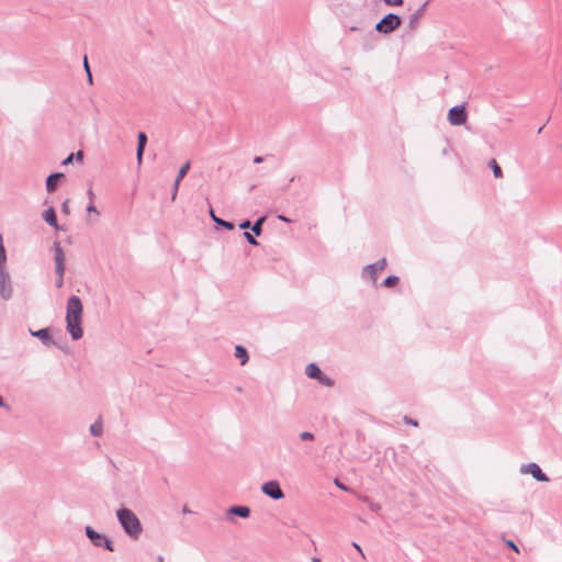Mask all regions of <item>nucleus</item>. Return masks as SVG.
<instances>
[{"mask_svg":"<svg viewBox=\"0 0 562 562\" xmlns=\"http://www.w3.org/2000/svg\"><path fill=\"white\" fill-rule=\"evenodd\" d=\"M137 140H138V144H137V150H136V159H137L138 164H142L143 154H144L145 146L147 143L146 134L144 132H139L137 135Z\"/></svg>","mask_w":562,"mask_h":562,"instance_id":"ddd939ff","label":"nucleus"},{"mask_svg":"<svg viewBox=\"0 0 562 562\" xmlns=\"http://www.w3.org/2000/svg\"><path fill=\"white\" fill-rule=\"evenodd\" d=\"M65 261L66 256L60 246V243H54V262L56 272L65 273Z\"/></svg>","mask_w":562,"mask_h":562,"instance_id":"1a4fd4ad","label":"nucleus"},{"mask_svg":"<svg viewBox=\"0 0 562 562\" xmlns=\"http://www.w3.org/2000/svg\"><path fill=\"white\" fill-rule=\"evenodd\" d=\"M244 236L246 238V240L250 244V245H254V246H257L258 245V241L256 240V238L248 232H245L244 233Z\"/></svg>","mask_w":562,"mask_h":562,"instance_id":"cd10ccee","label":"nucleus"},{"mask_svg":"<svg viewBox=\"0 0 562 562\" xmlns=\"http://www.w3.org/2000/svg\"><path fill=\"white\" fill-rule=\"evenodd\" d=\"M404 422L408 425L417 426V422L407 416L404 418Z\"/></svg>","mask_w":562,"mask_h":562,"instance_id":"ea45409f","label":"nucleus"},{"mask_svg":"<svg viewBox=\"0 0 562 562\" xmlns=\"http://www.w3.org/2000/svg\"><path fill=\"white\" fill-rule=\"evenodd\" d=\"M29 333L31 336L38 338L45 347H52L56 345L55 340L52 337L50 328H42L37 330H33L30 328Z\"/></svg>","mask_w":562,"mask_h":562,"instance_id":"9d476101","label":"nucleus"},{"mask_svg":"<svg viewBox=\"0 0 562 562\" xmlns=\"http://www.w3.org/2000/svg\"><path fill=\"white\" fill-rule=\"evenodd\" d=\"M321 384L326 386H331L334 384L333 380L328 378L327 375L322 373V376L317 379Z\"/></svg>","mask_w":562,"mask_h":562,"instance_id":"a878e982","label":"nucleus"},{"mask_svg":"<svg viewBox=\"0 0 562 562\" xmlns=\"http://www.w3.org/2000/svg\"><path fill=\"white\" fill-rule=\"evenodd\" d=\"M13 294V285L10 273L7 269L0 270V297L4 301H9Z\"/></svg>","mask_w":562,"mask_h":562,"instance_id":"39448f33","label":"nucleus"},{"mask_svg":"<svg viewBox=\"0 0 562 562\" xmlns=\"http://www.w3.org/2000/svg\"><path fill=\"white\" fill-rule=\"evenodd\" d=\"M228 513L233 514V515H236V516H239L241 518H247L250 515V508L247 507V506H232L228 509Z\"/></svg>","mask_w":562,"mask_h":562,"instance_id":"dca6fc26","label":"nucleus"},{"mask_svg":"<svg viewBox=\"0 0 562 562\" xmlns=\"http://www.w3.org/2000/svg\"><path fill=\"white\" fill-rule=\"evenodd\" d=\"M278 218L282 222L289 223L291 222L290 218L285 217L284 215H279Z\"/></svg>","mask_w":562,"mask_h":562,"instance_id":"a18cd8bd","label":"nucleus"},{"mask_svg":"<svg viewBox=\"0 0 562 562\" xmlns=\"http://www.w3.org/2000/svg\"><path fill=\"white\" fill-rule=\"evenodd\" d=\"M190 170V161H187L178 171V175H177V178L178 181H181L184 176L188 173V171Z\"/></svg>","mask_w":562,"mask_h":562,"instance_id":"b1692460","label":"nucleus"},{"mask_svg":"<svg viewBox=\"0 0 562 562\" xmlns=\"http://www.w3.org/2000/svg\"><path fill=\"white\" fill-rule=\"evenodd\" d=\"M87 194H88V196H89L90 202H93L94 193H93L92 189H89V190L87 191Z\"/></svg>","mask_w":562,"mask_h":562,"instance_id":"37998d69","label":"nucleus"},{"mask_svg":"<svg viewBox=\"0 0 562 562\" xmlns=\"http://www.w3.org/2000/svg\"><path fill=\"white\" fill-rule=\"evenodd\" d=\"M386 5L397 7L403 4V0H383Z\"/></svg>","mask_w":562,"mask_h":562,"instance_id":"c756f323","label":"nucleus"},{"mask_svg":"<svg viewBox=\"0 0 562 562\" xmlns=\"http://www.w3.org/2000/svg\"><path fill=\"white\" fill-rule=\"evenodd\" d=\"M490 166H491V168L493 170V175H494L495 178H502L503 177V171H502L499 165L496 162L495 159H492L490 161Z\"/></svg>","mask_w":562,"mask_h":562,"instance_id":"4be33fe9","label":"nucleus"},{"mask_svg":"<svg viewBox=\"0 0 562 562\" xmlns=\"http://www.w3.org/2000/svg\"><path fill=\"white\" fill-rule=\"evenodd\" d=\"M468 114L464 105H456L449 110L448 121L451 125L459 126L467 122Z\"/></svg>","mask_w":562,"mask_h":562,"instance_id":"423d86ee","label":"nucleus"},{"mask_svg":"<svg viewBox=\"0 0 562 562\" xmlns=\"http://www.w3.org/2000/svg\"><path fill=\"white\" fill-rule=\"evenodd\" d=\"M261 491L265 495L277 501L284 497V493L281 490L278 481H269L263 483L261 486Z\"/></svg>","mask_w":562,"mask_h":562,"instance_id":"6e6552de","label":"nucleus"},{"mask_svg":"<svg viewBox=\"0 0 562 562\" xmlns=\"http://www.w3.org/2000/svg\"><path fill=\"white\" fill-rule=\"evenodd\" d=\"M83 63H85V68H86V70H87V72H88V79H89V81L91 82V81H92V76H91V72H90V68H89V65H88V59H87V57H85Z\"/></svg>","mask_w":562,"mask_h":562,"instance_id":"f704fd0d","label":"nucleus"},{"mask_svg":"<svg viewBox=\"0 0 562 562\" xmlns=\"http://www.w3.org/2000/svg\"><path fill=\"white\" fill-rule=\"evenodd\" d=\"M370 509L373 512H378L380 509V505L375 503L370 504Z\"/></svg>","mask_w":562,"mask_h":562,"instance_id":"79ce46f5","label":"nucleus"},{"mask_svg":"<svg viewBox=\"0 0 562 562\" xmlns=\"http://www.w3.org/2000/svg\"><path fill=\"white\" fill-rule=\"evenodd\" d=\"M235 357L240 360V364L245 366L248 361V352L245 347L237 345L235 347Z\"/></svg>","mask_w":562,"mask_h":562,"instance_id":"f3484780","label":"nucleus"},{"mask_svg":"<svg viewBox=\"0 0 562 562\" xmlns=\"http://www.w3.org/2000/svg\"><path fill=\"white\" fill-rule=\"evenodd\" d=\"M385 267H386V260H385V258H383L375 263L367 266L363 269V276L369 277L373 282H375L378 272L384 270Z\"/></svg>","mask_w":562,"mask_h":562,"instance_id":"9b49d317","label":"nucleus"},{"mask_svg":"<svg viewBox=\"0 0 562 562\" xmlns=\"http://www.w3.org/2000/svg\"><path fill=\"white\" fill-rule=\"evenodd\" d=\"M4 406V402L2 400V397L0 396V407Z\"/></svg>","mask_w":562,"mask_h":562,"instance_id":"49530a36","label":"nucleus"},{"mask_svg":"<svg viewBox=\"0 0 562 562\" xmlns=\"http://www.w3.org/2000/svg\"><path fill=\"white\" fill-rule=\"evenodd\" d=\"M352 546L356 548V550H357V551L361 554V557L364 559L366 557H364V553H363V551H362L361 547H360L358 543H356V542H353V543H352Z\"/></svg>","mask_w":562,"mask_h":562,"instance_id":"a19ab883","label":"nucleus"},{"mask_svg":"<svg viewBox=\"0 0 562 562\" xmlns=\"http://www.w3.org/2000/svg\"><path fill=\"white\" fill-rule=\"evenodd\" d=\"M520 473L530 474L535 480H537L539 482H548L549 481L548 475L546 473H543L542 470L540 469V467L535 462H530V463L521 465Z\"/></svg>","mask_w":562,"mask_h":562,"instance_id":"0eeeda50","label":"nucleus"},{"mask_svg":"<svg viewBox=\"0 0 562 562\" xmlns=\"http://www.w3.org/2000/svg\"><path fill=\"white\" fill-rule=\"evenodd\" d=\"M85 532H86V536L88 537V539L91 541V543L94 547H98V548L103 547L105 550H108L110 552L114 551V546H113L112 540L110 538H108L105 535L99 533L91 526H86Z\"/></svg>","mask_w":562,"mask_h":562,"instance_id":"20e7f679","label":"nucleus"},{"mask_svg":"<svg viewBox=\"0 0 562 562\" xmlns=\"http://www.w3.org/2000/svg\"><path fill=\"white\" fill-rule=\"evenodd\" d=\"M210 215H211L212 220H213L217 225L223 226V227H225V228H227V229H229V231L234 229V224H233V223H231V222H227V221H224V220H222V218L216 217L212 207L210 209Z\"/></svg>","mask_w":562,"mask_h":562,"instance_id":"aec40b11","label":"nucleus"},{"mask_svg":"<svg viewBox=\"0 0 562 562\" xmlns=\"http://www.w3.org/2000/svg\"><path fill=\"white\" fill-rule=\"evenodd\" d=\"M74 158H75V155H74V154H70L67 158H65V159L63 160V162H61V164H63L64 166H67V165H69V164H71V162H72Z\"/></svg>","mask_w":562,"mask_h":562,"instance_id":"c9c22d12","label":"nucleus"},{"mask_svg":"<svg viewBox=\"0 0 562 562\" xmlns=\"http://www.w3.org/2000/svg\"><path fill=\"white\" fill-rule=\"evenodd\" d=\"M262 161H263V158H262L261 156H256V157L254 158V162H255V164H261Z\"/></svg>","mask_w":562,"mask_h":562,"instance_id":"c03bdc74","label":"nucleus"},{"mask_svg":"<svg viewBox=\"0 0 562 562\" xmlns=\"http://www.w3.org/2000/svg\"><path fill=\"white\" fill-rule=\"evenodd\" d=\"M87 211H88L89 213H95L97 215H99V212H98V210L95 209V206H94L93 202H90V203H89V205L87 206Z\"/></svg>","mask_w":562,"mask_h":562,"instance_id":"72a5a7b5","label":"nucleus"},{"mask_svg":"<svg viewBox=\"0 0 562 562\" xmlns=\"http://www.w3.org/2000/svg\"><path fill=\"white\" fill-rule=\"evenodd\" d=\"M183 513H189V509L187 507H184Z\"/></svg>","mask_w":562,"mask_h":562,"instance_id":"09e8293b","label":"nucleus"},{"mask_svg":"<svg viewBox=\"0 0 562 562\" xmlns=\"http://www.w3.org/2000/svg\"><path fill=\"white\" fill-rule=\"evenodd\" d=\"M239 228L240 229H247V228H251V223L250 221H244L243 223L239 224Z\"/></svg>","mask_w":562,"mask_h":562,"instance_id":"e433bc0d","label":"nucleus"},{"mask_svg":"<svg viewBox=\"0 0 562 562\" xmlns=\"http://www.w3.org/2000/svg\"><path fill=\"white\" fill-rule=\"evenodd\" d=\"M75 155V158L77 161H82L83 159V153L81 150H78L77 153L74 154Z\"/></svg>","mask_w":562,"mask_h":562,"instance_id":"4c0bfd02","label":"nucleus"},{"mask_svg":"<svg viewBox=\"0 0 562 562\" xmlns=\"http://www.w3.org/2000/svg\"><path fill=\"white\" fill-rule=\"evenodd\" d=\"M402 24V19L395 13H389L383 16L376 24L375 31L380 34H391L397 30Z\"/></svg>","mask_w":562,"mask_h":562,"instance_id":"7ed1b4c3","label":"nucleus"},{"mask_svg":"<svg viewBox=\"0 0 562 562\" xmlns=\"http://www.w3.org/2000/svg\"><path fill=\"white\" fill-rule=\"evenodd\" d=\"M300 438H301V440L310 441V440L314 439V435L310 431H303L300 434Z\"/></svg>","mask_w":562,"mask_h":562,"instance_id":"c85d7f7f","label":"nucleus"},{"mask_svg":"<svg viewBox=\"0 0 562 562\" xmlns=\"http://www.w3.org/2000/svg\"><path fill=\"white\" fill-rule=\"evenodd\" d=\"M429 3V0L425 1L411 16H409V20H408V27L411 30H415L418 24H419V20L420 18L424 15L425 13V10L427 8Z\"/></svg>","mask_w":562,"mask_h":562,"instance_id":"f8f14e48","label":"nucleus"},{"mask_svg":"<svg viewBox=\"0 0 562 562\" xmlns=\"http://www.w3.org/2000/svg\"><path fill=\"white\" fill-rule=\"evenodd\" d=\"M505 543L507 547L513 549L515 552H517V553L519 552L518 547L515 544V542L513 540H506Z\"/></svg>","mask_w":562,"mask_h":562,"instance_id":"473e14b6","label":"nucleus"},{"mask_svg":"<svg viewBox=\"0 0 562 562\" xmlns=\"http://www.w3.org/2000/svg\"><path fill=\"white\" fill-rule=\"evenodd\" d=\"M90 434L94 437H100L103 434V424L101 418H98L93 424L90 425Z\"/></svg>","mask_w":562,"mask_h":562,"instance_id":"6ab92c4d","label":"nucleus"},{"mask_svg":"<svg viewBox=\"0 0 562 562\" xmlns=\"http://www.w3.org/2000/svg\"><path fill=\"white\" fill-rule=\"evenodd\" d=\"M157 562H164V558H162V557H159V558L157 559Z\"/></svg>","mask_w":562,"mask_h":562,"instance_id":"de8ad7c7","label":"nucleus"},{"mask_svg":"<svg viewBox=\"0 0 562 562\" xmlns=\"http://www.w3.org/2000/svg\"><path fill=\"white\" fill-rule=\"evenodd\" d=\"M335 485L342 491H348L347 486L340 483L338 479L335 480Z\"/></svg>","mask_w":562,"mask_h":562,"instance_id":"58836bf2","label":"nucleus"},{"mask_svg":"<svg viewBox=\"0 0 562 562\" xmlns=\"http://www.w3.org/2000/svg\"><path fill=\"white\" fill-rule=\"evenodd\" d=\"M180 182L181 181H178V179L175 180L173 182V186H172V194H171V200L175 201L176 198H177V194H178V190H179V186H180Z\"/></svg>","mask_w":562,"mask_h":562,"instance_id":"bb28decb","label":"nucleus"},{"mask_svg":"<svg viewBox=\"0 0 562 562\" xmlns=\"http://www.w3.org/2000/svg\"><path fill=\"white\" fill-rule=\"evenodd\" d=\"M43 220L50 226H53L55 229H59V226L57 224V217H56V212H55V209L54 207H48L47 210L44 211L43 213Z\"/></svg>","mask_w":562,"mask_h":562,"instance_id":"2eb2a0df","label":"nucleus"},{"mask_svg":"<svg viewBox=\"0 0 562 562\" xmlns=\"http://www.w3.org/2000/svg\"><path fill=\"white\" fill-rule=\"evenodd\" d=\"M58 278L56 280V286L59 289L63 286L64 284V273H60V272H56Z\"/></svg>","mask_w":562,"mask_h":562,"instance_id":"2f4dec72","label":"nucleus"},{"mask_svg":"<svg viewBox=\"0 0 562 562\" xmlns=\"http://www.w3.org/2000/svg\"><path fill=\"white\" fill-rule=\"evenodd\" d=\"M397 282H398V278H397L396 276H389V277L384 280L383 284H384L385 286H387V288H391V286L395 285Z\"/></svg>","mask_w":562,"mask_h":562,"instance_id":"393cba45","label":"nucleus"},{"mask_svg":"<svg viewBox=\"0 0 562 562\" xmlns=\"http://www.w3.org/2000/svg\"><path fill=\"white\" fill-rule=\"evenodd\" d=\"M65 177L61 172L52 173L46 179V190L47 192L52 193L56 190L58 180L63 179Z\"/></svg>","mask_w":562,"mask_h":562,"instance_id":"4468645a","label":"nucleus"},{"mask_svg":"<svg viewBox=\"0 0 562 562\" xmlns=\"http://www.w3.org/2000/svg\"><path fill=\"white\" fill-rule=\"evenodd\" d=\"M83 306L81 300L72 295L67 301L66 306V329L74 340H78L83 336L82 329Z\"/></svg>","mask_w":562,"mask_h":562,"instance_id":"f257e3e1","label":"nucleus"},{"mask_svg":"<svg viewBox=\"0 0 562 562\" xmlns=\"http://www.w3.org/2000/svg\"><path fill=\"white\" fill-rule=\"evenodd\" d=\"M61 212L65 214V215H69L70 213V209H69V200H66L63 202L61 204Z\"/></svg>","mask_w":562,"mask_h":562,"instance_id":"7c9ffc66","label":"nucleus"},{"mask_svg":"<svg viewBox=\"0 0 562 562\" xmlns=\"http://www.w3.org/2000/svg\"><path fill=\"white\" fill-rule=\"evenodd\" d=\"M5 260H7L5 250L2 245V236L0 235V270L5 269Z\"/></svg>","mask_w":562,"mask_h":562,"instance_id":"5701e85b","label":"nucleus"},{"mask_svg":"<svg viewBox=\"0 0 562 562\" xmlns=\"http://www.w3.org/2000/svg\"><path fill=\"white\" fill-rule=\"evenodd\" d=\"M266 221V217L262 216V217H259L255 223L254 225L251 226V231L254 232L255 235L259 236L262 232V224L265 223Z\"/></svg>","mask_w":562,"mask_h":562,"instance_id":"412c9836","label":"nucleus"},{"mask_svg":"<svg viewBox=\"0 0 562 562\" xmlns=\"http://www.w3.org/2000/svg\"><path fill=\"white\" fill-rule=\"evenodd\" d=\"M305 373L311 379H318L323 372L315 363H310L305 369Z\"/></svg>","mask_w":562,"mask_h":562,"instance_id":"a211bd4d","label":"nucleus"},{"mask_svg":"<svg viewBox=\"0 0 562 562\" xmlns=\"http://www.w3.org/2000/svg\"><path fill=\"white\" fill-rule=\"evenodd\" d=\"M117 519L125 533L133 540H137L143 532L138 517L128 508H121L116 512Z\"/></svg>","mask_w":562,"mask_h":562,"instance_id":"f03ea898","label":"nucleus"}]
</instances>
